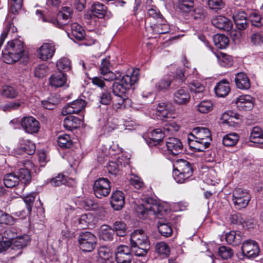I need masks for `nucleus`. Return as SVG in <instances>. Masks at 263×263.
<instances>
[{"label": "nucleus", "mask_w": 263, "mask_h": 263, "mask_svg": "<svg viewBox=\"0 0 263 263\" xmlns=\"http://www.w3.org/2000/svg\"><path fill=\"white\" fill-rule=\"evenodd\" d=\"M35 145L30 140L20 138L18 146L14 149V153L16 155L27 154L31 155L34 153Z\"/></svg>", "instance_id": "obj_10"}, {"label": "nucleus", "mask_w": 263, "mask_h": 263, "mask_svg": "<svg viewBox=\"0 0 263 263\" xmlns=\"http://www.w3.org/2000/svg\"><path fill=\"white\" fill-rule=\"evenodd\" d=\"M81 205L86 210H95L98 208L97 204L90 198H86L81 201Z\"/></svg>", "instance_id": "obj_62"}, {"label": "nucleus", "mask_w": 263, "mask_h": 263, "mask_svg": "<svg viewBox=\"0 0 263 263\" xmlns=\"http://www.w3.org/2000/svg\"><path fill=\"white\" fill-rule=\"evenodd\" d=\"M59 103V100L55 97H51L47 100L42 101L43 107L47 109H54Z\"/></svg>", "instance_id": "obj_57"}, {"label": "nucleus", "mask_w": 263, "mask_h": 263, "mask_svg": "<svg viewBox=\"0 0 263 263\" xmlns=\"http://www.w3.org/2000/svg\"><path fill=\"white\" fill-rule=\"evenodd\" d=\"M197 110L202 114H206L213 108V104L211 100H203L196 106Z\"/></svg>", "instance_id": "obj_46"}, {"label": "nucleus", "mask_w": 263, "mask_h": 263, "mask_svg": "<svg viewBox=\"0 0 263 263\" xmlns=\"http://www.w3.org/2000/svg\"><path fill=\"white\" fill-rule=\"evenodd\" d=\"M17 236L16 230L13 227L7 228L3 233L2 238L9 241L13 240Z\"/></svg>", "instance_id": "obj_59"}, {"label": "nucleus", "mask_w": 263, "mask_h": 263, "mask_svg": "<svg viewBox=\"0 0 263 263\" xmlns=\"http://www.w3.org/2000/svg\"><path fill=\"white\" fill-rule=\"evenodd\" d=\"M0 223L12 225L14 223V219L11 215L0 210Z\"/></svg>", "instance_id": "obj_63"}, {"label": "nucleus", "mask_w": 263, "mask_h": 263, "mask_svg": "<svg viewBox=\"0 0 263 263\" xmlns=\"http://www.w3.org/2000/svg\"><path fill=\"white\" fill-rule=\"evenodd\" d=\"M112 230L114 231V233H116L117 235L123 237L126 234V224L123 221H117L113 224Z\"/></svg>", "instance_id": "obj_47"}, {"label": "nucleus", "mask_w": 263, "mask_h": 263, "mask_svg": "<svg viewBox=\"0 0 263 263\" xmlns=\"http://www.w3.org/2000/svg\"><path fill=\"white\" fill-rule=\"evenodd\" d=\"M146 143L151 146L159 144L164 138V133L160 128L155 129L147 134Z\"/></svg>", "instance_id": "obj_20"}, {"label": "nucleus", "mask_w": 263, "mask_h": 263, "mask_svg": "<svg viewBox=\"0 0 263 263\" xmlns=\"http://www.w3.org/2000/svg\"><path fill=\"white\" fill-rule=\"evenodd\" d=\"M30 241L29 236L25 235L18 237L17 236L11 241V248L13 250H20L26 247Z\"/></svg>", "instance_id": "obj_33"}, {"label": "nucleus", "mask_w": 263, "mask_h": 263, "mask_svg": "<svg viewBox=\"0 0 263 263\" xmlns=\"http://www.w3.org/2000/svg\"><path fill=\"white\" fill-rule=\"evenodd\" d=\"M139 79L138 71L133 70L132 72L118 78L116 77V81L114 82L112 86V92L115 97H125L127 96V91L134 85Z\"/></svg>", "instance_id": "obj_1"}, {"label": "nucleus", "mask_w": 263, "mask_h": 263, "mask_svg": "<svg viewBox=\"0 0 263 263\" xmlns=\"http://www.w3.org/2000/svg\"><path fill=\"white\" fill-rule=\"evenodd\" d=\"M212 24L216 28L229 31L232 28V23L227 17L219 15L213 18Z\"/></svg>", "instance_id": "obj_21"}, {"label": "nucleus", "mask_w": 263, "mask_h": 263, "mask_svg": "<svg viewBox=\"0 0 263 263\" xmlns=\"http://www.w3.org/2000/svg\"><path fill=\"white\" fill-rule=\"evenodd\" d=\"M59 145L63 148H68L72 145V141L70 137L67 134L60 135L58 138Z\"/></svg>", "instance_id": "obj_51"}, {"label": "nucleus", "mask_w": 263, "mask_h": 263, "mask_svg": "<svg viewBox=\"0 0 263 263\" xmlns=\"http://www.w3.org/2000/svg\"><path fill=\"white\" fill-rule=\"evenodd\" d=\"M251 196L249 192L240 187L235 188L232 193V201L238 209L246 208L249 204Z\"/></svg>", "instance_id": "obj_4"}, {"label": "nucleus", "mask_w": 263, "mask_h": 263, "mask_svg": "<svg viewBox=\"0 0 263 263\" xmlns=\"http://www.w3.org/2000/svg\"><path fill=\"white\" fill-rule=\"evenodd\" d=\"M218 254L222 258L227 259L232 256L233 251L230 247L223 246L219 247Z\"/></svg>", "instance_id": "obj_58"}, {"label": "nucleus", "mask_w": 263, "mask_h": 263, "mask_svg": "<svg viewBox=\"0 0 263 263\" xmlns=\"http://www.w3.org/2000/svg\"><path fill=\"white\" fill-rule=\"evenodd\" d=\"M192 136L194 139L197 140H212L211 134L210 130L206 127H197L192 130Z\"/></svg>", "instance_id": "obj_26"}, {"label": "nucleus", "mask_w": 263, "mask_h": 263, "mask_svg": "<svg viewBox=\"0 0 263 263\" xmlns=\"http://www.w3.org/2000/svg\"><path fill=\"white\" fill-rule=\"evenodd\" d=\"M239 140V136L236 133H230L223 138L222 142L226 146H233L236 144Z\"/></svg>", "instance_id": "obj_44"}, {"label": "nucleus", "mask_w": 263, "mask_h": 263, "mask_svg": "<svg viewBox=\"0 0 263 263\" xmlns=\"http://www.w3.org/2000/svg\"><path fill=\"white\" fill-rule=\"evenodd\" d=\"M214 89L215 93L218 97H224L229 94L230 91L229 83L227 80H222L217 84Z\"/></svg>", "instance_id": "obj_29"}, {"label": "nucleus", "mask_w": 263, "mask_h": 263, "mask_svg": "<svg viewBox=\"0 0 263 263\" xmlns=\"http://www.w3.org/2000/svg\"><path fill=\"white\" fill-rule=\"evenodd\" d=\"M239 115L234 112L232 111H228L224 112L221 116V119L223 122L230 124L233 122V119H238Z\"/></svg>", "instance_id": "obj_60"}, {"label": "nucleus", "mask_w": 263, "mask_h": 263, "mask_svg": "<svg viewBox=\"0 0 263 263\" xmlns=\"http://www.w3.org/2000/svg\"><path fill=\"white\" fill-rule=\"evenodd\" d=\"M190 100V94L186 88H179L174 92L173 101L178 105H186Z\"/></svg>", "instance_id": "obj_16"}, {"label": "nucleus", "mask_w": 263, "mask_h": 263, "mask_svg": "<svg viewBox=\"0 0 263 263\" xmlns=\"http://www.w3.org/2000/svg\"><path fill=\"white\" fill-rule=\"evenodd\" d=\"M131 249L126 245H120L116 250L117 263H130L133 259Z\"/></svg>", "instance_id": "obj_9"}, {"label": "nucleus", "mask_w": 263, "mask_h": 263, "mask_svg": "<svg viewBox=\"0 0 263 263\" xmlns=\"http://www.w3.org/2000/svg\"><path fill=\"white\" fill-rule=\"evenodd\" d=\"M251 42L255 45L263 44V33L260 31L253 32L250 36Z\"/></svg>", "instance_id": "obj_61"}, {"label": "nucleus", "mask_w": 263, "mask_h": 263, "mask_svg": "<svg viewBox=\"0 0 263 263\" xmlns=\"http://www.w3.org/2000/svg\"><path fill=\"white\" fill-rule=\"evenodd\" d=\"M110 203L115 210L118 211L121 209L125 203L123 193L120 191L113 192L110 197Z\"/></svg>", "instance_id": "obj_22"}, {"label": "nucleus", "mask_w": 263, "mask_h": 263, "mask_svg": "<svg viewBox=\"0 0 263 263\" xmlns=\"http://www.w3.org/2000/svg\"><path fill=\"white\" fill-rule=\"evenodd\" d=\"M136 210L142 218L153 215L160 219H162L161 217L167 212V208L163 204L150 198H146Z\"/></svg>", "instance_id": "obj_2"}, {"label": "nucleus", "mask_w": 263, "mask_h": 263, "mask_svg": "<svg viewBox=\"0 0 263 263\" xmlns=\"http://www.w3.org/2000/svg\"><path fill=\"white\" fill-rule=\"evenodd\" d=\"M93 189L97 198L106 197L109 195L111 191L110 182L107 178H100L95 181Z\"/></svg>", "instance_id": "obj_5"}, {"label": "nucleus", "mask_w": 263, "mask_h": 263, "mask_svg": "<svg viewBox=\"0 0 263 263\" xmlns=\"http://www.w3.org/2000/svg\"><path fill=\"white\" fill-rule=\"evenodd\" d=\"M66 74L61 71H57L52 74L49 78L50 85L54 87H61L66 84Z\"/></svg>", "instance_id": "obj_23"}, {"label": "nucleus", "mask_w": 263, "mask_h": 263, "mask_svg": "<svg viewBox=\"0 0 263 263\" xmlns=\"http://www.w3.org/2000/svg\"><path fill=\"white\" fill-rule=\"evenodd\" d=\"M86 105L85 101L83 99H77L66 105L62 110L63 116L71 114H78L83 110Z\"/></svg>", "instance_id": "obj_15"}, {"label": "nucleus", "mask_w": 263, "mask_h": 263, "mask_svg": "<svg viewBox=\"0 0 263 263\" xmlns=\"http://www.w3.org/2000/svg\"><path fill=\"white\" fill-rule=\"evenodd\" d=\"M226 240L230 245L237 246L241 243L242 237L240 233L232 231L226 234Z\"/></svg>", "instance_id": "obj_38"}, {"label": "nucleus", "mask_w": 263, "mask_h": 263, "mask_svg": "<svg viewBox=\"0 0 263 263\" xmlns=\"http://www.w3.org/2000/svg\"><path fill=\"white\" fill-rule=\"evenodd\" d=\"M173 176L176 182L183 183L187 181L191 176H186L184 173L174 168Z\"/></svg>", "instance_id": "obj_55"}, {"label": "nucleus", "mask_w": 263, "mask_h": 263, "mask_svg": "<svg viewBox=\"0 0 263 263\" xmlns=\"http://www.w3.org/2000/svg\"><path fill=\"white\" fill-rule=\"evenodd\" d=\"M215 45L219 49L226 48L229 44V39L223 34H217L213 36Z\"/></svg>", "instance_id": "obj_41"}, {"label": "nucleus", "mask_w": 263, "mask_h": 263, "mask_svg": "<svg viewBox=\"0 0 263 263\" xmlns=\"http://www.w3.org/2000/svg\"><path fill=\"white\" fill-rule=\"evenodd\" d=\"M0 95L8 98H14L18 95L17 91L12 86L4 85L0 88Z\"/></svg>", "instance_id": "obj_43"}, {"label": "nucleus", "mask_w": 263, "mask_h": 263, "mask_svg": "<svg viewBox=\"0 0 263 263\" xmlns=\"http://www.w3.org/2000/svg\"><path fill=\"white\" fill-rule=\"evenodd\" d=\"M131 246L150 245L147 235L141 229L135 230L130 235Z\"/></svg>", "instance_id": "obj_11"}, {"label": "nucleus", "mask_w": 263, "mask_h": 263, "mask_svg": "<svg viewBox=\"0 0 263 263\" xmlns=\"http://www.w3.org/2000/svg\"><path fill=\"white\" fill-rule=\"evenodd\" d=\"M174 168L184 173L187 176H192L193 168L190 162L188 161L180 159H177L174 164Z\"/></svg>", "instance_id": "obj_24"}, {"label": "nucleus", "mask_w": 263, "mask_h": 263, "mask_svg": "<svg viewBox=\"0 0 263 263\" xmlns=\"http://www.w3.org/2000/svg\"><path fill=\"white\" fill-rule=\"evenodd\" d=\"M54 45L52 43H45L37 49V52L40 59L47 61L51 59L55 52Z\"/></svg>", "instance_id": "obj_17"}, {"label": "nucleus", "mask_w": 263, "mask_h": 263, "mask_svg": "<svg viewBox=\"0 0 263 263\" xmlns=\"http://www.w3.org/2000/svg\"><path fill=\"white\" fill-rule=\"evenodd\" d=\"M235 103L238 110L250 111L254 107V99L250 95H241L237 98Z\"/></svg>", "instance_id": "obj_14"}, {"label": "nucleus", "mask_w": 263, "mask_h": 263, "mask_svg": "<svg viewBox=\"0 0 263 263\" xmlns=\"http://www.w3.org/2000/svg\"><path fill=\"white\" fill-rule=\"evenodd\" d=\"M114 231L108 225H102L99 230V238L105 241H110L113 239Z\"/></svg>", "instance_id": "obj_32"}, {"label": "nucleus", "mask_w": 263, "mask_h": 263, "mask_svg": "<svg viewBox=\"0 0 263 263\" xmlns=\"http://www.w3.org/2000/svg\"><path fill=\"white\" fill-rule=\"evenodd\" d=\"M98 254L103 259H108L111 256V252L108 248L102 246L99 248Z\"/></svg>", "instance_id": "obj_64"}, {"label": "nucleus", "mask_w": 263, "mask_h": 263, "mask_svg": "<svg viewBox=\"0 0 263 263\" xmlns=\"http://www.w3.org/2000/svg\"><path fill=\"white\" fill-rule=\"evenodd\" d=\"M131 248L136 256L144 257L147 255L150 248V245L131 246Z\"/></svg>", "instance_id": "obj_49"}, {"label": "nucleus", "mask_w": 263, "mask_h": 263, "mask_svg": "<svg viewBox=\"0 0 263 263\" xmlns=\"http://www.w3.org/2000/svg\"><path fill=\"white\" fill-rule=\"evenodd\" d=\"M50 183L53 186H59L62 184H65L69 186L76 185L74 180L67 178L63 174H59L57 176L52 178L50 180Z\"/></svg>", "instance_id": "obj_27"}, {"label": "nucleus", "mask_w": 263, "mask_h": 263, "mask_svg": "<svg viewBox=\"0 0 263 263\" xmlns=\"http://www.w3.org/2000/svg\"><path fill=\"white\" fill-rule=\"evenodd\" d=\"M18 178V182L27 184L31 181V174L28 169L25 168H21L15 174Z\"/></svg>", "instance_id": "obj_40"}, {"label": "nucleus", "mask_w": 263, "mask_h": 263, "mask_svg": "<svg viewBox=\"0 0 263 263\" xmlns=\"http://www.w3.org/2000/svg\"><path fill=\"white\" fill-rule=\"evenodd\" d=\"M122 167V164L120 159H118L116 161H110L107 165L109 173L114 175L116 174Z\"/></svg>", "instance_id": "obj_50"}, {"label": "nucleus", "mask_w": 263, "mask_h": 263, "mask_svg": "<svg viewBox=\"0 0 263 263\" xmlns=\"http://www.w3.org/2000/svg\"><path fill=\"white\" fill-rule=\"evenodd\" d=\"M24 52L23 42L20 39H15L7 43L2 51L4 61L7 64H12L18 61Z\"/></svg>", "instance_id": "obj_3"}, {"label": "nucleus", "mask_w": 263, "mask_h": 263, "mask_svg": "<svg viewBox=\"0 0 263 263\" xmlns=\"http://www.w3.org/2000/svg\"><path fill=\"white\" fill-rule=\"evenodd\" d=\"M49 72V68L45 64H40L34 69V73L35 77L42 78L45 77Z\"/></svg>", "instance_id": "obj_52"}, {"label": "nucleus", "mask_w": 263, "mask_h": 263, "mask_svg": "<svg viewBox=\"0 0 263 263\" xmlns=\"http://www.w3.org/2000/svg\"><path fill=\"white\" fill-rule=\"evenodd\" d=\"M194 0H178L177 7L181 11L189 13L194 10Z\"/></svg>", "instance_id": "obj_39"}, {"label": "nucleus", "mask_w": 263, "mask_h": 263, "mask_svg": "<svg viewBox=\"0 0 263 263\" xmlns=\"http://www.w3.org/2000/svg\"><path fill=\"white\" fill-rule=\"evenodd\" d=\"M3 181L4 185L8 188L13 187L18 183V178L15 173L6 174L4 177Z\"/></svg>", "instance_id": "obj_45"}, {"label": "nucleus", "mask_w": 263, "mask_h": 263, "mask_svg": "<svg viewBox=\"0 0 263 263\" xmlns=\"http://www.w3.org/2000/svg\"><path fill=\"white\" fill-rule=\"evenodd\" d=\"M147 14L149 18L154 19L156 22H159L160 20L164 18L159 10L156 7H152L148 9Z\"/></svg>", "instance_id": "obj_54"}, {"label": "nucleus", "mask_w": 263, "mask_h": 263, "mask_svg": "<svg viewBox=\"0 0 263 263\" xmlns=\"http://www.w3.org/2000/svg\"><path fill=\"white\" fill-rule=\"evenodd\" d=\"M241 251L244 256L248 258H254L259 255L260 249L256 241L249 239L242 243Z\"/></svg>", "instance_id": "obj_8"}, {"label": "nucleus", "mask_w": 263, "mask_h": 263, "mask_svg": "<svg viewBox=\"0 0 263 263\" xmlns=\"http://www.w3.org/2000/svg\"><path fill=\"white\" fill-rule=\"evenodd\" d=\"M68 30L67 32L68 37L71 40L74 39L82 40L85 36V31L83 28L77 23L68 24L66 25Z\"/></svg>", "instance_id": "obj_13"}, {"label": "nucleus", "mask_w": 263, "mask_h": 263, "mask_svg": "<svg viewBox=\"0 0 263 263\" xmlns=\"http://www.w3.org/2000/svg\"><path fill=\"white\" fill-rule=\"evenodd\" d=\"M21 124L23 130L27 134H37L40 129L39 122L32 116H25L22 118Z\"/></svg>", "instance_id": "obj_7"}, {"label": "nucleus", "mask_w": 263, "mask_h": 263, "mask_svg": "<svg viewBox=\"0 0 263 263\" xmlns=\"http://www.w3.org/2000/svg\"><path fill=\"white\" fill-rule=\"evenodd\" d=\"M155 252L162 257H167L170 252L169 246L164 242H157L155 246Z\"/></svg>", "instance_id": "obj_42"}, {"label": "nucleus", "mask_w": 263, "mask_h": 263, "mask_svg": "<svg viewBox=\"0 0 263 263\" xmlns=\"http://www.w3.org/2000/svg\"><path fill=\"white\" fill-rule=\"evenodd\" d=\"M219 64L223 67H229L232 65V57L226 53L220 52L217 55Z\"/></svg>", "instance_id": "obj_48"}, {"label": "nucleus", "mask_w": 263, "mask_h": 263, "mask_svg": "<svg viewBox=\"0 0 263 263\" xmlns=\"http://www.w3.org/2000/svg\"><path fill=\"white\" fill-rule=\"evenodd\" d=\"M81 123V120L73 116H69L66 117L63 121L64 127L69 130L76 129L80 125Z\"/></svg>", "instance_id": "obj_35"}, {"label": "nucleus", "mask_w": 263, "mask_h": 263, "mask_svg": "<svg viewBox=\"0 0 263 263\" xmlns=\"http://www.w3.org/2000/svg\"><path fill=\"white\" fill-rule=\"evenodd\" d=\"M159 233L165 237H170L173 232L172 227L166 219H160L157 222Z\"/></svg>", "instance_id": "obj_31"}, {"label": "nucleus", "mask_w": 263, "mask_h": 263, "mask_svg": "<svg viewBox=\"0 0 263 263\" xmlns=\"http://www.w3.org/2000/svg\"><path fill=\"white\" fill-rule=\"evenodd\" d=\"M57 66L59 71H67L70 69V61L67 58H62L58 61Z\"/></svg>", "instance_id": "obj_56"}, {"label": "nucleus", "mask_w": 263, "mask_h": 263, "mask_svg": "<svg viewBox=\"0 0 263 263\" xmlns=\"http://www.w3.org/2000/svg\"><path fill=\"white\" fill-rule=\"evenodd\" d=\"M191 91L193 93V97L196 99H201L204 96V86L199 82H193L189 84Z\"/></svg>", "instance_id": "obj_30"}, {"label": "nucleus", "mask_w": 263, "mask_h": 263, "mask_svg": "<svg viewBox=\"0 0 263 263\" xmlns=\"http://www.w3.org/2000/svg\"><path fill=\"white\" fill-rule=\"evenodd\" d=\"M235 82L237 88L247 90L250 88L251 84L247 75L244 72L237 73L235 75Z\"/></svg>", "instance_id": "obj_25"}, {"label": "nucleus", "mask_w": 263, "mask_h": 263, "mask_svg": "<svg viewBox=\"0 0 263 263\" xmlns=\"http://www.w3.org/2000/svg\"><path fill=\"white\" fill-rule=\"evenodd\" d=\"M156 115L161 120L167 118L168 110L165 103L161 102L158 104L156 108Z\"/></svg>", "instance_id": "obj_53"}, {"label": "nucleus", "mask_w": 263, "mask_h": 263, "mask_svg": "<svg viewBox=\"0 0 263 263\" xmlns=\"http://www.w3.org/2000/svg\"><path fill=\"white\" fill-rule=\"evenodd\" d=\"M106 9V7L99 2H95L91 6V11L93 15L99 18L104 17Z\"/></svg>", "instance_id": "obj_37"}, {"label": "nucleus", "mask_w": 263, "mask_h": 263, "mask_svg": "<svg viewBox=\"0 0 263 263\" xmlns=\"http://www.w3.org/2000/svg\"><path fill=\"white\" fill-rule=\"evenodd\" d=\"M212 140H197L196 139L192 140V142L190 143V147L195 149L197 152H203L205 149L209 147L210 145Z\"/></svg>", "instance_id": "obj_36"}, {"label": "nucleus", "mask_w": 263, "mask_h": 263, "mask_svg": "<svg viewBox=\"0 0 263 263\" xmlns=\"http://www.w3.org/2000/svg\"><path fill=\"white\" fill-rule=\"evenodd\" d=\"M167 150L170 154L176 156L181 153L183 149V144L181 141L176 138H170L166 142Z\"/></svg>", "instance_id": "obj_18"}, {"label": "nucleus", "mask_w": 263, "mask_h": 263, "mask_svg": "<svg viewBox=\"0 0 263 263\" xmlns=\"http://www.w3.org/2000/svg\"><path fill=\"white\" fill-rule=\"evenodd\" d=\"M35 198V193H32L24 197L23 200L26 204L27 212L23 210L18 212L19 214H18V213H16L21 218H24L26 216L30 214Z\"/></svg>", "instance_id": "obj_28"}, {"label": "nucleus", "mask_w": 263, "mask_h": 263, "mask_svg": "<svg viewBox=\"0 0 263 263\" xmlns=\"http://www.w3.org/2000/svg\"><path fill=\"white\" fill-rule=\"evenodd\" d=\"M79 242L81 249L84 252L92 251L96 244L95 236L89 232L82 233L79 236Z\"/></svg>", "instance_id": "obj_6"}, {"label": "nucleus", "mask_w": 263, "mask_h": 263, "mask_svg": "<svg viewBox=\"0 0 263 263\" xmlns=\"http://www.w3.org/2000/svg\"><path fill=\"white\" fill-rule=\"evenodd\" d=\"M145 29L148 33L161 34L168 33L170 31V26L165 19L163 18L149 26H146Z\"/></svg>", "instance_id": "obj_12"}, {"label": "nucleus", "mask_w": 263, "mask_h": 263, "mask_svg": "<svg viewBox=\"0 0 263 263\" xmlns=\"http://www.w3.org/2000/svg\"><path fill=\"white\" fill-rule=\"evenodd\" d=\"M250 140L251 142L263 144V130L258 126L254 127L250 133Z\"/></svg>", "instance_id": "obj_34"}, {"label": "nucleus", "mask_w": 263, "mask_h": 263, "mask_svg": "<svg viewBox=\"0 0 263 263\" xmlns=\"http://www.w3.org/2000/svg\"><path fill=\"white\" fill-rule=\"evenodd\" d=\"M110 64L108 59H102L100 70L101 74L103 76V79L107 81H112L116 79V74L110 70Z\"/></svg>", "instance_id": "obj_19"}]
</instances>
